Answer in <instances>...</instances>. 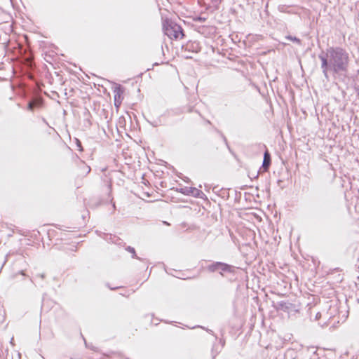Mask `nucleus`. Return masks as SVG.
<instances>
[{
	"label": "nucleus",
	"mask_w": 359,
	"mask_h": 359,
	"mask_svg": "<svg viewBox=\"0 0 359 359\" xmlns=\"http://www.w3.org/2000/svg\"><path fill=\"white\" fill-rule=\"evenodd\" d=\"M324 76L328 79V72L334 74H346L349 65V55L341 47H330L318 55Z\"/></svg>",
	"instance_id": "obj_1"
},
{
	"label": "nucleus",
	"mask_w": 359,
	"mask_h": 359,
	"mask_svg": "<svg viewBox=\"0 0 359 359\" xmlns=\"http://www.w3.org/2000/svg\"><path fill=\"white\" fill-rule=\"evenodd\" d=\"M163 30L170 39H180L184 36L182 27L173 22L165 21L163 24Z\"/></svg>",
	"instance_id": "obj_2"
},
{
	"label": "nucleus",
	"mask_w": 359,
	"mask_h": 359,
	"mask_svg": "<svg viewBox=\"0 0 359 359\" xmlns=\"http://www.w3.org/2000/svg\"><path fill=\"white\" fill-rule=\"evenodd\" d=\"M207 269L210 272L219 271L222 274V272L231 271V266L223 262H215L209 265Z\"/></svg>",
	"instance_id": "obj_3"
},
{
	"label": "nucleus",
	"mask_w": 359,
	"mask_h": 359,
	"mask_svg": "<svg viewBox=\"0 0 359 359\" xmlns=\"http://www.w3.org/2000/svg\"><path fill=\"white\" fill-rule=\"evenodd\" d=\"M114 104L118 107L122 101L123 90L120 85L116 86L114 89Z\"/></svg>",
	"instance_id": "obj_4"
},
{
	"label": "nucleus",
	"mask_w": 359,
	"mask_h": 359,
	"mask_svg": "<svg viewBox=\"0 0 359 359\" xmlns=\"http://www.w3.org/2000/svg\"><path fill=\"white\" fill-rule=\"evenodd\" d=\"M271 163V156L269 153L266 151L264 154V160L262 166L264 169H267Z\"/></svg>",
	"instance_id": "obj_5"
},
{
	"label": "nucleus",
	"mask_w": 359,
	"mask_h": 359,
	"mask_svg": "<svg viewBox=\"0 0 359 359\" xmlns=\"http://www.w3.org/2000/svg\"><path fill=\"white\" fill-rule=\"evenodd\" d=\"M41 104V100L39 99H36L29 102L28 109L29 110H33L35 107H39Z\"/></svg>",
	"instance_id": "obj_6"
},
{
	"label": "nucleus",
	"mask_w": 359,
	"mask_h": 359,
	"mask_svg": "<svg viewBox=\"0 0 359 359\" xmlns=\"http://www.w3.org/2000/svg\"><path fill=\"white\" fill-rule=\"evenodd\" d=\"M189 192L192 196L195 197H201V195L203 194V193L201 190L196 188H191Z\"/></svg>",
	"instance_id": "obj_7"
},
{
	"label": "nucleus",
	"mask_w": 359,
	"mask_h": 359,
	"mask_svg": "<svg viewBox=\"0 0 359 359\" xmlns=\"http://www.w3.org/2000/svg\"><path fill=\"white\" fill-rule=\"evenodd\" d=\"M189 46H190V48H191H191H193L195 52H196V53H197V52H198V51L200 50V48H199V46H198V43H196V42H194V43H191L189 45Z\"/></svg>",
	"instance_id": "obj_8"
},
{
	"label": "nucleus",
	"mask_w": 359,
	"mask_h": 359,
	"mask_svg": "<svg viewBox=\"0 0 359 359\" xmlns=\"http://www.w3.org/2000/svg\"><path fill=\"white\" fill-rule=\"evenodd\" d=\"M286 38L289 40H291L292 41H294L296 43H297L298 44H301V41L299 39L297 38V37H293L292 36H287Z\"/></svg>",
	"instance_id": "obj_9"
},
{
	"label": "nucleus",
	"mask_w": 359,
	"mask_h": 359,
	"mask_svg": "<svg viewBox=\"0 0 359 359\" xmlns=\"http://www.w3.org/2000/svg\"><path fill=\"white\" fill-rule=\"evenodd\" d=\"M126 250H127L129 252H130V253H132V254H133V257H135V249H134L133 248L128 246V247L126 248Z\"/></svg>",
	"instance_id": "obj_10"
},
{
	"label": "nucleus",
	"mask_w": 359,
	"mask_h": 359,
	"mask_svg": "<svg viewBox=\"0 0 359 359\" xmlns=\"http://www.w3.org/2000/svg\"><path fill=\"white\" fill-rule=\"evenodd\" d=\"M321 314L320 313H317L315 317L316 320H318L319 318H320Z\"/></svg>",
	"instance_id": "obj_11"
}]
</instances>
